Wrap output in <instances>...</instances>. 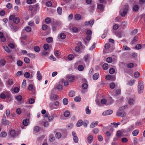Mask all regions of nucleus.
I'll use <instances>...</instances> for the list:
<instances>
[{
    "label": "nucleus",
    "mask_w": 145,
    "mask_h": 145,
    "mask_svg": "<svg viewBox=\"0 0 145 145\" xmlns=\"http://www.w3.org/2000/svg\"><path fill=\"white\" fill-rule=\"evenodd\" d=\"M12 20L15 24H18L20 21V19L18 17H15L14 15H11L9 18V22H11Z\"/></svg>",
    "instance_id": "nucleus-1"
},
{
    "label": "nucleus",
    "mask_w": 145,
    "mask_h": 145,
    "mask_svg": "<svg viewBox=\"0 0 145 145\" xmlns=\"http://www.w3.org/2000/svg\"><path fill=\"white\" fill-rule=\"evenodd\" d=\"M138 92L139 94L142 93L144 90L143 83L140 81L138 83Z\"/></svg>",
    "instance_id": "nucleus-2"
},
{
    "label": "nucleus",
    "mask_w": 145,
    "mask_h": 145,
    "mask_svg": "<svg viewBox=\"0 0 145 145\" xmlns=\"http://www.w3.org/2000/svg\"><path fill=\"white\" fill-rule=\"evenodd\" d=\"M8 23L9 26L12 31L14 32H16L18 30V28L16 26L14 25L13 24L11 23V22H8Z\"/></svg>",
    "instance_id": "nucleus-3"
},
{
    "label": "nucleus",
    "mask_w": 145,
    "mask_h": 145,
    "mask_svg": "<svg viewBox=\"0 0 145 145\" xmlns=\"http://www.w3.org/2000/svg\"><path fill=\"white\" fill-rule=\"evenodd\" d=\"M106 80L113 81L115 80V76H112L110 75H107L106 76Z\"/></svg>",
    "instance_id": "nucleus-4"
},
{
    "label": "nucleus",
    "mask_w": 145,
    "mask_h": 145,
    "mask_svg": "<svg viewBox=\"0 0 145 145\" xmlns=\"http://www.w3.org/2000/svg\"><path fill=\"white\" fill-rule=\"evenodd\" d=\"M113 113V111L112 110H109L105 111L103 112L102 115L103 116H106L110 115Z\"/></svg>",
    "instance_id": "nucleus-5"
},
{
    "label": "nucleus",
    "mask_w": 145,
    "mask_h": 145,
    "mask_svg": "<svg viewBox=\"0 0 145 145\" xmlns=\"http://www.w3.org/2000/svg\"><path fill=\"white\" fill-rule=\"evenodd\" d=\"M94 23V20L93 19L90 20L89 21H86L85 22V25H86L92 26Z\"/></svg>",
    "instance_id": "nucleus-6"
},
{
    "label": "nucleus",
    "mask_w": 145,
    "mask_h": 145,
    "mask_svg": "<svg viewBox=\"0 0 145 145\" xmlns=\"http://www.w3.org/2000/svg\"><path fill=\"white\" fill-rule=\"evenodd\" d=\"M63 82H60L57 84L56 86V88L59 90H61L63 89V86L62 85Z\"/></svg>",
    "instance_id": "nucleus-7"
},
{
    "label": "nucleus",
    "mask_w": 145,
    "mask_h": 145,
    "mask_svg": "<svg viewBox=\"0 0 145 145\" xmlns=\"http://www.w3.org/2000/svg\"><path fill=\"white\" fill-rule=\"evenodd\" d=\"M59 98V96L56 94L51 95L50 96V99L52 101L57 100Z\"/></svg>",
    "instance_id": "nucleus-8"
},
{
    "label": "nucleus",
    "mask_w": 145,
    "mask_h": 145,
    "mask_svg": "<svg viewBox=\"0 0 145 145\" xmlns=\"http://www.w3.org/2000/svg\"><path fill=\"white\" fill-rule=\"evenodd\" d=\"M126 113L125 112H118L116 114V115L120 117H123L126 116Z\"/></svg>",
    "instance_id": "nucleus-9"
},
{
    "label": "nucleus",
    "mask_w": 145,
    "mask_h": 145,
    "mask_svg": "<svg viewBox=\"0 0 145 145\" xmlns=\"http://www.w3.org/2000/svg\"><path fill=\"white\" fill-rule=\"evenodd\" d=\"M37 78L39 80H41L42 79V76L40 72L39 71H37Z\"/></svg>",
    "instance_id": "nucleus-10"
},
{
    "label": "nucleus",
    "mask_w": 145,
    "mask_h": 145,
    "mask_svg": "<svg viewBox=\"0 0 145 145\" xmlns=\"http://www.w3.org/2000/svg\"><path fill=\"white\" fill-rule=\"evenodd\" d=\"M3 48L5 51L8 53H10L11 52L12 50L9 49L8 47L7 46H3Z\"/></svg>",
    "instance_id": "nucleus-11"
},
{
    "label": "nucleus",
    "mask_w": 145,
    "mask_h": 145,
    "mask_svg": "<svg viewBox=\"0 0 145 145\" xmlns=\"http://www.w3.org/2000/svg\"><path fill=\"white\" fill-rule=\"evenodd\" d=\"M68 80L71 82H73L74 80V77L73 76H68L67 77Z\"/></svg>",
    "instance_id": "nucleus-12"
},
{
    "label": "nucleus",
    "mask_w": 145,
    "mask_h": 145,
    "mask_svg": "<svg viewBox=\"0 0 145 145\" xmlns=\"http://www.w3.org/2000/svg\"><path fill=\"white\" fill-rule=\"evenodd\" d=\"M83 123V122L82 120H79L76 123V125L77 127H80L81 126Z\"/></svg>",
    "instance_id": "nucleus-13"
},
{
    "label": "nucleus",
    "mask_w": 145,
    "mask_h": 145,
    "mask_svg": "<svg viewBox=\"0 0 145 145\" xmlns=\"http://www.w3.org/2000/svg\"><path fill=\"white\" fill-rule=\"evenodd\" d=\"M10 135L12 137H14L16 135V133L14 130H11L9 131Z\"/></svg>",
    "instance_id": "nucleus-14"
},
{
    "label": "nucleus",
    "mask_w": 145,
    "mask_h": 145,
    "mask_svg": "<svg viewBox=\"0 0 145 145\" xmlns=\"http://www.w3.org/2000/svg\"><path fill=\"white\" fill-rule=\"evenodd\" d=\"M93 137L91 135H89L88 136V138L87 140L88 142L89 143H91L93 140Z\"/></svg>",
    "instance_id": "nucleus-15"
},
{
    "label": "nucleus",
    "mask_w": 145,
    "mask_h": 145,
    "mask_svg": "<svg viewBox=\"0 0 145 145\" xmlns=\"http://www.w3.org/2000/svg\"><path fill=\"white\" fill-rule=\"evenodd\" d=\"M99 76V74L98 73H95L93 75V78L94 80H96L98 78Z\"/></svg>",
    "instance_id": "nucleus-16"
},
{
    "label": "nucleus",
    "mask_w": 145,
    "mask_h": 145,
    "mask_svg": "<svg viewBox=\"0 0 145 145\" xmlns=\"http://www.w3.org/2000/svg\"><path fill=\"white\" fill-rule=\"evenodd\" d=\"M23 125L25 126H27L29 124V120L28 119H25L23 121Z\"/></svg>",
    "instance_id": "nucleus-17"
},
{
    "label": "nucleus",
    "mask_w": 145,
    "mask_h": 145,
    "mask_svg": "<svg viewBox=\"0 0 145 145\" xmlns=\"http://www.w3.org/2000/svg\"><path fill=\"white\" fill-rule=\"evenodd\" d=\"M58 37L60 38L61 39H64L66 37L65 34L63 33H61L58 36Z\"/></svg>",
    "instance_id": "nucleus-18"
},
{
    "label": "nucleus",
    "mask_w": 145,
    "mask_h": 145,
    "mask_svg": "<svg viewBox=\"0 0 145 145\" xmlns=\"http://www.w3.org/2000/svg\"><path fill=\"white\" fill-rule=\"evenodd\" d=\"M62 9L61 7H58L57 9V13L59 15H61L62 12Z\"/></svg>",
    "instance_id": "nucleus-19"
},
{
    "label": "nucleus",
    "mask_w": 145,
    "mask_h": 145,
    "mask_svg": "<svg viewBox=\"0 0 145 145\" xmlns=\"http://www.w3.org/2000/svg\"><path fill=\"white\" fill-rule=\"evenodd\" d=\"M139 131L138 130L136 129L133 131L132 132L133 135L134 136H137L139 133Z\"/></svg>",
    "instance_id": "nucleus-20"
},
{
    "label": "nucleus",
    "mask_w": 145,
    "mask_h": 145,
    "mask_svg": "<svg viewBox=\"0 0 145 145\" xmlns=\"http://www.w3.org/2000/svg\"><path fill=\"white\" fill-rule=\"evenodd\" d=\"M4 94L5 95L6 97L9 98L10 97V93L8 91H5L3 92Z\"/></svg>",
    "instance_id": "nucleus-21"
},
{
    "label": "nucleus",
    "mask_w": 145,
    "mask_h": 145,
    "mask_svg": "<svg viewBox=\"0 0 145 145\" xmlns=\"http://www.w3.org/2000/svg\"><path fill=\"white\" fill-rule=\"evenodd\" d=\"M63 103L64 105H67L68 103V100L67 99L65 98L63 100Z\"/></svg>",
    "instance_id": "nucleus-22"
},
{
    "label": "nucleus",
    "mask_w": 145,
    "mask_h": 145,
    "mask_svg": "<svg viewBox=\"0 0 145 145\" xmlns=\"http://www.w3.org/2000/svg\"><path fill=\"white\" fill-rule=\"evenodd\" d=\"M75 19L77 20H79L81 19V16L79 14H76L74 16Z\"/></svg>",
    "instance_id": "nucleus-23"
},
{
    "label": "nucleus",
    "mask_w": 145,
    "mask_h": 145,
    "mask_svg": "<svg viewBox=\"0 0 145 145\" xmlns=\"http://www.w3.org/2000/svg\"><path fill=\"white\" fill-rule=\"evenodd\" d=\"M69 96L70 97H73L75 95V92L73 91H70L69 93Z\"/></svg>",
    "instance_id": "nucleus-24"
},
{
    "label": "nucleus",
    "mask_w": 145,
    "mask_h": 145,
    "mask_svg": "<svg viewBox=\"0 0 145 145\" xmlns=\"http://www.w3.org/2000/svg\"><path fill=\"white\" fill-rule=\"evenodd\" d=\"M139 8L138 6L137 5H134L133 7V10L135 12L137 11Z\"/></svg>",
    "instance_id": "nucleus-25"
},
{
    "label": "nucleus",
    "mask_w": 145,
    "mask_h": 145,
    "mask_svg": "<svg viewBox=\"0 0 145 145\" xmlns=\"http://www.w3.org/2000/svg\"><path fill=\"white\" fill-rule=\"evenodd\" d=\"M127 13V10L125 9L123 12L121 13V15L122 16H125L126 14Z\"/></svg>",
    "instance_id": "nucleus-26"
},
{
    "label": "nucleus",
    "mask_w": 145,
    "mask_h": 145,
    "mask_svg": "<svg viewBox=\"0 0 145 145\" xmlns=\"http://www.w3.org/2000/svg\"><path fill=\"white\" fill-rule=\"evenodd\" d=\"M3 117H4V118H3L2 119V123L3 124H7L8 123V121L6 120V117L5 115H3Z\"/></svg>",
    "instance_id": "nucleus-27"
},
{
    "label": "nucleus",
    "mask_w": 145,
    "mask_h": 145,
    "mask_svg": "<svg viewBox=\"0 0 145 145\" xmlns=\"http://www.w3.org/2000/svg\"><path fill=\"white\" fill-rule=\"evenodd\" d=\"M45 22L46 24H49L51 22V19L49 17H47L45 20Z\"/></svg>",
    "instance_id": "nucleus-28"
},
{
    "label": "nucleus",
    "mask_w": 145,
    "mask_h": 145,
    "mask_svg": "<svg viewBox=\"0 0 145 145\" xmlns=\"http://www.w3.org/2000/svg\"><path fill=\"white\" fill-rule=\"evenodd\" d=\"M55 140V137L52 134H51L49 136V140L51 142H52Z\"/></svg>",
    "instance_id": "nucleus-29"
},
{
    "label": "nucleus",
    "mask_w": 145,
    "mask_h": 145,
    "mask_svg": "<svg viewBox=\"0 0 145 145\" xmlns=\"http://www.w3.org/2000/svg\"><path fill=\"white\" fill-rule=\"evenodd\" d=\"M97 7L98 9L102 11L101 12H103L104 9V7L101 4H99L98 5Z\"/></svg>",
    "instance_id": "nucleus-30"
},
{
    "label": "nucleus",
    "mask_w": 145,
    "mask_h": 145,
    "mask_svg": "<svg viewBox=\"0 0 145 145\" xmlns=\"http://www.w3.org/2000/svg\"><path fill=\"white\" fill-rule=\"evenodd\" d=\"M86 112L87 114H91V111L89 109L88 106H87L86 108Z\"/></svg>",
    "instance_id": "nucleus-31"
},
{
    "label": "nucleus",
    "mask_w": 145,
    "mask_h": 145,
    "mask_svg": "<svg viewBox=\"0 0 145 145\" xmlns=\"http://www.w3.org/2000/svg\"><path fill=\"white\" fill-rule=\"evenodd\" d=\"M48 28V26L47 25L44 24H43L42 26V29L43 30H46Z\"/></svg>",
    "instance_id": "nucleus-32"
},
{
    "label": "nucleus",
    "mask_w": 145,
    "mask_h": 145,
    "mask_svg": "<svg viewBox=\"0 0 145 145\" xmlns=\"http://www.w3.org/2000/svg\"><path fill=\"white\" fill-rule=\"evenodd\" d=\"M134 66V64L133 63H130L127 65V67L129 68H132Z\"/></svg>",
    "instance_id": "nucleus-33"
},
{
    "label": "nucleus",
    "mask_w": 145,
    "mask_h": 145,
    "mask_svg": "<svg viewBox=\"0 0 145 145\" xmlns=\"http://www.w3.org/2000/svg\"><path fill=\"white\" fill-rule=\"evenodd\" d=\"M108 65L107 63L104 64L102 66L103 69L104 70H107L108 68Z\"/></svg>",
    "instance_id": "nucleus-34"
},
{
    "label": "nucleus",
    "mask_w": 145,
    "mask_h": 145,
    "mask_svg": "<svg viewBox=\"0 0 145 145\" xmlns=\"http://www.w3.org/2000/svg\"><path fill=\"white\" fill-rule=\"evenodd\" d=\"M70 114V112L68 110L65 111L64 113V116L65 117H67L69 116Z\"/></svg>",
    "instance_id": "nucleus-35"
},
{
    "label": "nucleus",
    "mask_w": 145,
    "mask_h": 145,
    "mask_svg": "<svg viewBox=\"0 0 145 145\" xmlns=\"http://www.w3.org/2000/svg\"><path fill=\"white\" fill-rule=\"evenodd\" d=\"M83 49L80 47L76 46L74 49L75 50L76 52H78L80 50H82Z\"/></svg>",
    "instance_id": "nucleus-36"
},
{
    "label": "nucleus",
    "mask_w": 145,
    "mask_h": 145,
    "mask_svg": "<svg viewBox=\"0 0 145 145\" xmlns=\"http://www.w3.org/2000/svg\"><path fill=\"white\" fill-rule=\"evenodd\" d=\"M27 55L29 57L33 59L35 58V55L33 53L28 54H27Z\"/></svg>",
    "instance_id": "nucleus-37"
},
{
    "label": "nucleus",
    "mask_w": 145,
    "mask_h": 145,
    "mask_svg": "<svg viewBox=\"0 0 145 145\" xmlns=\"http://www.w3.org/2000/svg\"><path fill=\"white\" fill-rule=\"evenodd\" d=\"M7 83L9 85H11L13 84V80L12 79L10 78L8 80Z\"/></svg>",
    "instance_id": "nucleus-38"
},
{
    "label": "nucleus",
    "mask_w": 145,
    "mask_h": 145,
    "mask_svg": "<svg viewBox=\"0 0 145 145\" xmlns=\"http://www.w3.org/2000/svg\"><path fill=\"white\" fill-rule=\"evenodd\" d=\"M24 61L26 63H29L30 62L29 59L27 57H25L24 58Z\"/></svg>",
    "instance_id": "nucleus-39"
},
{
    "label": "nucleus",
    "mask_w": 145,
    "mask_h": 145,
    "mask_svg": "<svg viewBox=\"0 0 145 145\" xmlns=\"http://www.w3.org/2000/svg\"><path fill=\"white\" fill-rule=\"evenodd\" d=\"M35 87L34 85L31 84H30L28 86V89L29 90H31L33 89Z\"/></svg>",
    "instance_id": "nucleus-40"
},
{
    "label": "nucleus",
    "mask_w": 145,
    "mask_h": 145,
    "mask_svg": "<svg viewBox=\"0 0 145 145\" xmlns=\"http://www.w3.org/2000/svg\"><path fill=\"white\" fill-rule=\"evenodd\" d=\"M54 53L55 56L57 57H59L61 54L60 53L58 50L55 51Z\"/></svg>",
    "instance_id": "nucleus-41"
},
{
    "label": "nucleus",
    "mask_w": 145,
    "mask_h": 145,
    "mask_svg": "<svg viewBox=\"0 0 145 145\" xmlns=\"http://www.w3.org/2000/svg\"><path fill=\"white\" fill-rule=\"evenodd\" d=\"M110 87L112 89H114L115 87V84L114 82H112L110 84Z\"/></svg>",
    "instance_id": "nucleus-42"
},
{
    "label": "nucleus",
    "mask_w": 145,
    "mask_h": 145,
    "mask_svg": "<svg viewBox=\"0 0 145 145\" xmlns=\"http://www.w3.org/2000/svg\"><path fill=\"white\" fill-rule=\"evenodd\" d=\"M25 30L27 32H30L31 30V28L29 26H27L25 27Z\"/></svg>",
    "instance_id": "nucleus-43"
},
{
    "label": "nucleus",
    "mask_w": 145,
    "mask_h": 145,
    "mask_svg": "<svg viewBox=\"0 0 145 145\" xmlns=\"http://www.w3.org/2000/svg\"><path fill=\"white\" fill-rule=\"evenodd\" d=\"M78 70L80 71H82L84 69V67L83 65H79L78 67Z\"/></svg>",
    "instance_id": "nucleus-44"
},
{
    "label": "nucleus",
    "mask_w": 145,
    "mask_h": 145,
    "mask_svg": "<svg viewBox=\"0 0 145 145\" xmlns=\"http://www.w3.org/2000/svg\"><path fill=\"white\" fill-rule=\"evenodd\" d=\"M24 76L26 78H28L30 77V74L29 72H26L25 73Z\"/></svg>",
    "instance_id": "nucleus-45"
},
{
    "label": "nucleus",
    "mask_w": 145,
    "mask_h": 145,
    "mask_svg": "<svg viewBox=\"0 0 145 145\" xmlns=\"http://www.w3.org/2000/svg\"><path fill=\"white\" fill-rule=\"evenodd\" d=\"M29 102L30 104H33L35 102V100L33 98L30 99L29 100Z\"/></svg>",
    "instance_id": "nucleus-46"
},
{
    "label": "nucleus",
    "mask_w": 145,
    "mask_h": 145,
    "mask_svg": "<svg viewBox=\"0 0 145 145\" xmlns=\"http://www.w3.org/2000/svg\"><path fill=\"white\" fill-rule=\"evenodd\" d=\"M112 132H110L109 131L106 132L105 133V135L106 136L109 137L111 136Z\"/></svg>",
    "instance_id": "nucleus-47"
},
{
    "label": "nucleus",
    "mask_w": 145,
    "mask_h": 145,
    "mask_svg": "<svg viewBox=\"0 0 145 145\" xmlns=\"http://www.w3.org/2000/svg\"><path fill=\"white\" fill-rule=\"evenodd\" d=\"M19 88L17 87H15L14 88L13 91L15 93H18L19 92Z\"/></svg>",
    "instance_id": "nucleus-48"
},
{
    "label": "nucleus",
    "mask_w": 145,
    "mask_h": 145,
    "mask_svg": "<svg viewBox=\"0 0 145 145\" xmlns=\"http://www.w3.org/2000/svg\"><path fill=\"white\" fill-rule=\"evenodd\" d=\"M130 48L127 46H124L123 47V50H130Z\"/></svg>",
    "instance_id": "nucleus-49"
},
{
    "label": "nucleus",
    "mask_w": 145,
    "mask_h": 145,
    "mask_svg": "<svg viewBox=\"0 0 145 145\" xmlns=\"http://www.w3.org/2000/svg\"><path fill=\"white\" fill-rule=\"evenodd\" d=\"M134 102V100L133 99H130L128 101V103L130 105H132Z\"/></svg>",
    "instance_id": "nucleus-50"
},
{
    "label": "nucleus",
    "mask_w": 145,
    "mask_h": 145,
    "mask_svg": "<svg viewBox=\"0 0 145 145\" xmlns=\"http://www.w3.org/2000/svg\"><path fill=\"white\" fill-rule=\"evenodd\" d=\"M127 25V23L126 22H124L122 23L121 26L123 28H125Z\"/></svg>",
    "instance_id": "nucleus-51"
},
{
    "label": "nucleus",
    "mask_w": 145,
    "mask_h": 145,
    "mask_svg": "<svg viewBox=\"0 0 145 145\" xmlns=\"http://www.w3.org/2000/svg\"><path fill=\"white\" fill-rule=\"evenodd\" d=\"M81 98L80 97H76L74 98V101L76 102H80L81 101Z\"/></svg>",
    "instance_id": "nucleus-52"
},
{
    "label": "nucleus",
    "mask_w": 145,
    "mask_h": 145,
    "mask_svg": "<svg viewBox=\"0 0 145 145\" xmlns=\"http://www.w3.org/2000/svg\"><path fill=\"white\" fill-rule=\"evenodd\" d=\"M46 40L48 42L50 43L52 41L53 39L51 37H49L46 39Z\"/></svg>",
    "instance_id": "nucleus-53"
},
{
    "label": "nucleus",
    "mask_w": 145,
    "mask_h": 145,
    "mask_svg": "<svg viewBox=\"0 0 145 145\" xmlns=\"http://www.w3.org/2000/svg\"><path fill=\"white\" fill-rule=\"evenodd\" d=\"M121 140L122 142L123 143H126L127 142L128 140L127 138L124 137L121 138Z\"/></svg>",
    "instance_id": "nucleus-54"
},
{
    "label": "nucleus",
    "mask_w": 145,
    "mask_h": 145,
    "mask_svg": "<svg viewBox=\"0 0 145 145\" xmlns=\"http://www.w3.org/2000/svg\"><path fill=\"white\" fill-rule=\"evenodd\" d=\"M72 30L73 32L74 33H77L78 31V28L76 27H72Z\"/></svg>",
    "instance_id": "nucleus-55"
},
{
    "label": "nucleus",
    "mask_w": 145,
    "mask_h": 145,
    "mask_svg": "<svg viewBox=\"0 0 145 145\" xmlns=\"http://www.w3.org/2000/svg\"><path fill=\"white\" fill-rule=\"evenodd\" d=\"M16 99L18 101H20L22 100V97L21 95H19L16 97Z\"/></svg>",
    "instance_id": "nucleus-56"
},
{
    "label": "nucleus",
    "mask_w": 145,
    "mask_h": 145,
    "mask_svg": "<svg viewBox=\"0 0 145 145\" xmlns=\"http://www.w3.org/2000/svg\"><path fill=\"white\" fill-rule=\"evenodd\" d=\"M8 46L12 49H14L15 48V45L12 43H9Z\"/></svg>",
    "instance_id": "nucleus-57"
},
{
    "label": "nucleus",
    "mask_w": 145,
    "mask_h": 145,
    "mask_svg": "<svg viewBox=\"0 0 145 145\" xmlns=\"http://www.w3.org/2000/svg\"><path fill=\"white\" fill-rule=\"evenodd\" d=\"M43 47L45 50H47L49 48V45L48 44H45L44 45Z\"/></svg>",
    "instance_id": "nucleus-58"
},
{
    "label": "nucleus",
    "mask_w": 145,
    "mask_h": 145,
    "mask_svg": "<svg viewBox=\"0 0 145 145\" xmlns=\"http://www.w3.org/2000/svg\"><path fill=\"white\" fill-rule=\"evenodd\" d=\"M112 60L111 57H109L107 58L106 61L108 63H111L112 61Z\"/></svg>",
    "instance_id": "nucleus-59"
},
{
    "label": "nucleus",
    "mask_w": 145,
    "mask_h": 145,
    "mask_svg": "<svg viewBox=\"0 0 145 145\" xmlns=\"http://www.w3.org/2000/svg\"><path fill=\"white\" fill-rule=\"evenodd\" d=\"M17 63L18 66H19L22 65L23 64V62L20 60H19L17 61Z\"/></svg>",
    "instance_id": "nucleus-60"
},
{
    "label": "nucleus",
    "mask_w": 145,
    "mask_h": 145,
    "mask_svg": "<svg viewBox=\"0 0 145 145\" xmlns=\"http://www.w3.org/2000/svg\"><path fill=\"white\" fill-rule=\"evenodd\" d=\"M90 56L89 55H87L84 56V59L86 61H87L89 58Z\"/></svg>",
    "instance_id": "nucleus-61"
},
{
    "label": "nucleus",
    "mask_w": 145,
    "mask_h": 145,
    "mask_svg": "<svg viewBox=\"0 0 145 145\" xmlns=\"http://www.w3.org/2000/svg\"><path fill=\"white\" fill-rule=\"evenodd\" d=\"M73 140L75 143H77L78 142V138L77 136L73 138Z\"/></svg>",
    "instance_id": "nucleus-62"
},
{
    "label": "nucleus",
    "mask_w": 145,
    "mask_h": 145,
    "mask_svg": "<svg viewBox=\"0 0 145 145\" xmlns=\"http://www.w3.org/2000/svg\"><path fill=\"white\" fill-rule=\"evenodd\" d=\"M0 98L2 99H5L6 98L5 95L3 93L0 95Z\"/></svg>",
    "instance_id": "nucleus-63"
},
{
    "label": "nucleus",
    "mask_w": 145,
    "mask_h": 145,
    "mask_svg": "<svg viewBox=\"0 0 145 145\" xmlns=\"http://www.w3.org/2000/svg\"><path fill=\"white\" fill-rule=\"evenodd\" d=\"M82 88L84 89H86L88 87V85L87 84L84 83L82 85Z\"/></svg>",
    "instance_id": "nucleus-64"
}]
</instances>
